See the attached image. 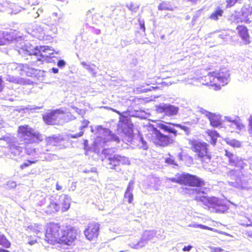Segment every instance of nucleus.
<instances>
[{
	"mask_svg": "<svg viewBox=\"0 0 252 252\" xmlns=\"http://www.w3.org/2000/svg\"><path fill=\"white\" fill-rule=\"evenodd\" d=\"M57 65L59 67L62 68L65 66V62L63 60H60L58 61Z\"/></svg>",
	"mask_w": 252,
	"mask_h": 252,
	"instance_id": "obj_54",
	"label": "nucleus"
},
{
	"mask_svg": "<svg viewBox=\"0 0 252 252\" xmlns=\"http://www.w3.org/2000/svg\"><path fill=\"white\" fill-rule=\"evenodd\" d=\"M89 123V122L88 120H84L82 122V126H81V129L82 130L84 128L88 126Z\"/></svg>",
	"mask_w": 252,
	"mask_h": 252,
	"instance_id": "obj_56",
	"label": "nucleus"
},
{
	"mask_svg": "<svg viewBox=\"0 0 252 252\" xmlns=\"http://www.w3.org/2000/svg\"><path fill=\"white\" fill-rule=\"evenodd\" d=\"M28 229L30 230L32 232L38 234L41 230V227L38 224H33L29 226Z\"/></svg>",
	"mask_w": 252,
	"mask_h": 252,
	"instance_id": "obj_34",
	"label": "nucleus"
},
{
	"mask_svg": "<svg viewBox=\"0 0 252 252\" xmlns=\"http://www.w3.org/2000/svg\"><path fill=\"white\" fill-rule=\"evenodd\" d=\"M98 132L102 134V136L98 135L95 140V144L97 146H103L104 144L110 139H113L115 141H119V138L116 135L110 134V131L107 128H103L101 126L97 127Z\"/></svg>",
	"mask_w": 252,
	"mask_h": 252,
	"instance_id": "obj_11",
	"label": "nucleus"
},
{
	"mask_svg": "<svg viewBox=\"0 0 252 252\" xmlns=\"http://www.w3.org/2000/svg\"><path fill=\"white\" fill-rule=\"evenodd\" d=\"M46 140L48 145L57 146L62 140V139L60 136L53 135L47 137Z\"/></svg>",
	"mask_w": 252,
	"mask_h": 252,
	"instance_id": "obj_27",
	"label": "nucleus"
},
{
	"mask_svg": "<svg viewBox=\"0 0 252 252\" xmlns=\"http://www.w3.org/2000/svg\"><path fill=\"white\" fill-rule=\"evenodd\" d=\"M31 35L40 40L44 39L45 35L43 27L41 25H35L32 26V29L30 33Z\"/></svg>",
	"mask_w": 252,
	"mask_h": 252,
	"instance_id": "obj_21",
	"label": "nucleus"
},
{
	"mask_svg": "<svg viewBox=\"0 0 252 252\" xmlns=\"http://www.w3.org/2000/svg\"><path fill=\"white\" fill-rule=\"evenodd\" d=\"M138 22L141 29L142 30L143 32L145 31V23L143 20L139 19Z\"/></svg>",
	"mask_w": 252,
	"mask_h": 252,
	"instance_id": "obj_50",
	"label": "nucleus"
},
{
	"mask_svg": "<svg viewBox=\"0 0 252 252\" xmlns=\"http://www.w3.org/2000/svg\"><path fill=\"white\" fill-rule=\"evenodd\" d=\"M33 11H32V16L35 18H37L38 17H39V15H40V13H42V9H38L37 11L36 12H34L35 11V8L33 7Z\"/></svg>",
	"mask_w": 252,
	"mask_h": 252,
	"instance_id": "obj_45",
	"label": "nucleus"
},
{
	"mask_svg": "<svg viewBox=\"0 0 252 252\" xmlns=\"http://www.w3.org/2000/svg\"><path fill=\"white\" fill-rule=\"evenodd\" d=\"M56 189L58 190H60L62 189V187L59 185L58 183H57L56 185Z\"/></svg>",
	"mask_w": 252,
	"mask_h": 252,
	"instance_id": "obj_62",
	"label": "nucleus"
},
{
	"mask_svg": "<svg viewBox=\"0 0 252 252\" xmlns=\"http://www.w3.org/2000/svg\"><path fill=\"white\" fill-rule=\"evenodd\" d=\"M140 148H141L143 149H147L148 145H147V142L145 140H144L143 138L142 137L140 138Z\"/></svg>",
	"mask_w": 252,
	"mask_h": 252,
	"instance_id": "obj_43",
	"label": "nucleus"
},
{
	"mask_svg": "<svg viewBox=\"0 0 252 252\" xmlns=\"http://www.w3.org/2000/svg\"><path fill=\"white\" fill-rule=\"evenodd\" d=\"M237 23L245 22L250 23L252 21V7L250 5L245 6L241 9V17L235 19Z\"/></svg>",
	"mask_w": 252,
	"mask_h": 252,
	"instance_id": "obj_19",
	"label": "nucleus"
},
{
	"mask_svg": "<svg viewBox=\"0 0 252 252\" xmlns=\"http://www.w3.org/2000/svg\"><path fill=\"white\" fill-rule=\"evenodd\" d=\"M238 0H226V7H230L233 6Z\"/></svg>",
	"mask_w": 252,
	"mask_h": 252,
	"instance_id": "obj_47",
	"label": "nucleus"
},
{
	"mask_svg": "<svg viewBox=\"0 0 252 252\" xmlns=\"http://www.w3.org/2000/svg\"><path fill=\"white\" fill-rule=\"evenodd\" d=\"M16 186V183L14 181H9L7 182L5 184V188L7 189H11L15 188Z\"/></svg>",
	"mask_w": 252,
	"mask_h": 252,
	"instance_id": "obj_38",
	"label": "nucleus"
},
{
	"mask_svg": "<svg viewBox=\"0 0 252 252\" xmlns=\"http://www.w3.org/2000/svg\"><path fill=\"white\" fill-rule=\"evenodd\" d=\"M228 126L231 128V132L236 130L237 133H239L242 130L244 129L245 128L244 125L242 124L239 119L234 121L232 124H230Z\"/></svg>",
	"mask_w": 252,
	"mask_h": 252,
	"instance_id": "obj_26",
	"label": "nucleus"
},
{
	"mask_svg": "<svg viewBox=\"0 0 252 252\" xmlns=\"http://www.w3.org/2000/svg\"><path fill=\"white\" fill-rule=\"evenodd\" d=\"M185 192L189 194H196L195 200L200 202L204 208L213 213H224L228 209L224 200L216 197H208L204 195L202 188H185Z\"/></svg>",
	"mask_w": 252,
	"mask_h": 252,
	"instance_id": "obj_2",
	"label": "nucleus"
},
{
	"mask_svg": "<svg viewBox=\"0 0 252 252\" xmlns=\"http://www.w3.org/2000/svg\"><path fill=\"white\" fill-rule=\"evenodd\" d=\"M206 115L208 117L210 124L213 127H218L221 124L220 116L210 112H206Z\"/></svg>",
	"mask_w": 252,
	"mask_h": 252,
	"instance_id": "obj_25",
	"label": "nucleus"
},
{
	"mask_svg": "<svg viewBox=\"0 0 252 252\" xmlns=\"http://www.w3.org/2000/svg\"><path fill=\"white\" fill-rule=\"evenodd\" d=\"M237 30L244 43L249 44L250 42V39L247 28L243 26H239L237 27Z\"/></svg>",
	"mask_w": 252,
	"mask_h": 252,
	"instance_id": "obj_22",
	"label": "nucleus"
},
{
	"mask_svg": "<svg viewBox=\"0 0 252 252\" xmlns=\"http://www.w3.org/2000/svg\"><path fill=\"white\" fill-rule=\"evenodd\" d=\"M75 110V111L78 113L79 115H83L85 114V112L84 110L81 109H79L78 108L76 107H73Z\"/></svg>",
	"mask_w": 252,
	"mask_h": 252,
	"instance_id": "obj_57",
	"label": "nucleus"
},
{
	"mask_svg": "<svg viewBox=\"0 0 252 252\" xmlns=\"http://www.w3.org/2000/svg\"><path fill=\"white\" fill-rule=\"evenodd\" d=\"M181 179L183 180L182 185L197 187H200L204 185V181L202 179L196 176L189 173H183Z\"/></svg>",
	"mask_w": 252,
	"mask_h": 252,
	"instance_id": "obj_14",
	"label": "nucleus"
},
{
	"mask_svg": "<svg viewBox=\"0 0 252 252\" xmlns=\"http://www.w3.org/2000/svg\"><path fill=\"white\" fill-rule=\"evenodd\" d=\"M217 36L219 38H220L223 40H225L226 39L227 35L226 32L225 31H223V32H220L218 34Z\"/></svg>",
	"mask_w": 252,
	"mask_h": 252,
	"instance_id": "obj_44",
	"label": "nucleus"
},
{
	"mask_svg": "<svg viewBox=\"0 0 252 252\" xmlns=\"http://www.w3.org/2000/svg\"><path fill=\"white\" fill-rule=\"evenodd\" d=\"M225 141L228 145L234 148H239L241 146V142L234 139L226 138Z\"/></svg>",
	"mask_w": 252,
	"mask_h": 252,
	"instance_id": "obj_32",
	"label": "nucleus"
},
{
	"mask_svg": "<svg viewBox=\"0 0 252 252\" xmlns=\"http://www.w3.org/2000/svg\"><path fill=\"white\" fill-rule=\"evenodd\" d=\"M18 137L21 142V145L37 143L42 140L41 135L28 125L19 126Z\"/></svg>",
	"mask_w": 252,
	"mask_h": 252,
	"instance_id": "obj_4",
	"label": "nucleus"
},
{
	"mask_svg": "<svg viewBox=\"0 0 252 252\" xmlns=\"http://www.w3.org/2000/svg\"><path fill=\"white\" fill-rule=\"evenodd\" d=\"M3 34L0 32V45L3 44L4 43V41L2 38Z\"/></svg>",
	"mask_w": 252,
	"mask_h": 252,
	"instance_id": "obj_59",
	"label": "nucleus"
},
{
	"mask_svg": "<svg viewBox=\"0 0 252 252\" xmlns=\"http://www.w3.org/2000/svg\"><path fill=\"white\" fill-rule=\"evenodd\" d=\"M211 252H222L223 250L219 248L212 247L211 248Z\"/></svg>",
	"mask_w": 252,
	"mask_h": 252,
	"instance_id": "obj_55",
	"label": "nucleus"
},
{
	"mask_svg": "<svg viewBox=\"0 0 252 252\" xmlns=\"http://www.w3.org/2000/svg\"><path fill=\"white\" fill-rule=\"evenodd\" d=\"M70 197L65 194H62L59 197L60 207L62 206V210L63 212L67 211L70 207Z\"/></svg>",
	"mask_w": 252,
	"mask_h": 252,
	"instance_id": "obj_23",
	"label": "nucleus"
},
{
	"mask_svg": "<svg viewBox=\"0 0 252 252\" xmlns=\"http://www.w3.org/2000/svg\"><path fill=\"white\" fill-rule=\"evenodd\" d=\"M134 182L133 180H130L127 187L126 189L124 197L126 199H127L129 203H132L133 199L132 191L133 190V186Z\"/></svg>",
	"mask_w": 252,
	"mask_h": 252,
	"instance_id": "obj_24",
	"label": "nucleus"
},
{
	"mask_svg": "<svg viewBox=\"0 0 252 252\" xmlns=\"http://www.w3.org/2000/svg\"><path fill=\"white\" fill-rule=\"evenodd\" d=\"M9 4L7 0H0V11L4 10Z\"/></svg>",
	"mask_w": 252,
	"mask_h": 252,
	"instance_id": "obj_37",
	"label": "nucleus"
},
{
	"mask_svg": "<svg viewBox=\"0 0 252 252\" xmlns=\"http://www.w3.org/2000/svg\"><path fill=\"white\" fill-rule=\"evenodd\" d=\"M62 231L63 227L59 224L50 223L47 225L45 240L51 244L58 243Z\"/></svg>",
	"mask_w": 252,
	"mask_h": 252,
	"instance_id": "obj_8",
	"label": "nucleus"
},
{
	"mask_svg": "<svg viewBox=\"0 0 252 252\" xmlns=\"http://www.w3.org/2000/svg\"><path fill=\"white\" fill-rule=\"evenodd\" d=\"M126 126L128 127V129H127L126 131L128 133V134L130 135L132 132V127H131V125H128V124L126 125V124H124L122 126V127L124 130V129L125 128V127Z\"/></svg>",
	"mask_w": 252,
	"mask_h": 252,
	"instance_id": "obj_46",
	"label": "nucleus"
},
{
	"mask_svg": "<svg viewBox=\"0 0 252 252\" xmlns=\"http://www.w3.org/2000/svg\"><path fill=\"white\" fill-rule=\"evenodd\" d=\"M182 177V174L176 175L175 177L173 178H167L165 180V183H168L169 182H172L174 183H178L179 184H182V179H181Z\"/></svg>",
	"mask_w": 252,
	"mask_h": 252,
	"instance_id": "obj_31",
	"label": "nucleus"
},
{
	"mask_svg": "<svg viewBox=\"0 0 252 252\" xmlns=\"http://www.w3.org/2000/svg\"><path fill=\"white\" fill-rule=\"evenodd\" d=\"M77 230L71 226L63 227L59 244L63 249H67L74 245V242L76 238Z\"/></svg>",
	"mask_w": 252,
	"mask_h": 252,
	"instance_id": "obj_7",
	"label": "nucleus"
},
{
	"mask_svg": "<svg viewBox=\"0 0 252 252\" xmlns=\"http://www.w3.org/2000/svg\"><path fill=\"white\" fill-rule=\"evenodd\" d=\"M0 141H4L7 144H8L11 153L14 155H18L22 151L23 147L18 145V143L14 141V138L4 136L0 138Z\"/></svg>",
	"mask_w": 252,
	"mask_h": 252,
	"instance_id": "obj_18",
	"label": "nucleus"
},
{
	"mask_svg": "<svg viewBox=\"0 0 252 252\" xmlns=\"http://www.w3.org/2000/svg\"><path fill=\"white\" fill-rule=\"evenodd\" d=\"M64 114V112L61 109H57L44 115L43 119L44 122L47 125H55L57 124L59 119Z\"/></svg>",
	"mask_w": 252,
	"mask_h": 252,
	"instance_id": "obj_15",
	"label": "nucleus"
},
{
	"mask_svg": "<svg viewBox=\"0 0 252 252\" xmlns=\"http://www.w3.org/2000/svg\"><path fill=\"white\" fill-rule=\"evenodd\" d=\"M8 67L12 70H16L18 69V68L20 67V66L16 63H13L9 64V65H8Z\"/></svg>",
	"mask_w": 252,
	"mask_h": 252,
	"instance_id": "obj_48",
	"label": "nucleus"
},
{
	"mask_svg": "<svg viewBox=\"0 0 252 252\" xmlns=\"http://www.w3.org/2000/svg\"><path fill=\"white\" fill-rule=\"evenodd\" d=\"M227 175L232 180H234L229 182V184L230 186L240 189L248 190L251 188L248 181L245 177L241 174L240 170H231L227 172Z\"/></svg>",
	"mask_w": 252,
	"mask_h": 252,
	"instance_id": "obj_6",
	"label": "nucleus"
},
{
	"mask_svg": "<svg viewBox=\"0 0 252 252\" xmlns=\"http://www.w3.org/2000/svg\"><path fill=\"white\" fill-rule=\"evenodd\" d=\"M35 162L34 161H31V160H28L27 161H26L25 162H24L23 164H22L21 165V168L22 169H23L29 165H30L31 164H32V163H34Z\"/></svg>",
	"mask_w": 252,
	"mask_h": 252,
	"instance_id": "obj_49",
	"label": "nucleus"
},
{
	"mask_svg": "<svg viewBox=\"0 0 252 252\" xmlns=\"http://www.w3.org/2000/svg\"><path fill=\"white\" fill-rule=\"evenodd\" d=\"M3 89L2 80L1 77H0V92L2 91Z\"/></svg>",
	"mask_w": 252,
	"mask_h": 252,
	"instance_id": "obj_63",
	"label": "nucleus"
},
{
	"mask_svg": "<svg viewBox=\"0 0 252 252\" xmlns=\"http://www.w3.org/2000/svg\"><path fill=\"white\" fill-rule=\"evenodd\" d=\"M160 10H172V6L169 2L163 1L158 6Z\"/></svg>",
	"mask_w": 252,
	"mask_h": 252,
	"instance_id": "obj_33",
	"label": "nucleus"
},
{
	"mask_svg": "<svg viewBox=\"0 0 252 252\" xmlns=\"http://www.w3.org/2000/svg\"><path fill=\"white\" fill-rule=\"evenodd\" d=\"M45 203L41 205H45L44 210L47 213H55L59 211L60 209V204L49 198H45Z\"/></svg>",
	"mask_w": 252,
	"mask_h": 252,
	"instance_id": "obj_20",
	"label": "nucleus"
},
{
	"mask_svg": "<svg viewBox=\"0 0 252 252\" xmlns=\"http://www.w3.org/2000/svg\"><path fill=\"white\" fill-rule=\"evenodd\" d=\"M52 70L53 72L54 73H57L59 72V69L57 68L53 67L52 68Z\"/></svg>",
	"mask_w": 252,
	"mask_h": 252,
	"instance_id": "obj_64",
	"label": "nucleus"
},
{
	"mask_svg": "<svg viewBox=\"0 0 252 252\" xmlns=\"http://www.w3.org/2000/svg\"><path fill=\"white\" fill-rule=\"evenodd\" d=\"M189 226L192 227L194 228H201L203 229H206L207 228V226H205V225H203L202 224H192V225H189Z\"/></svg>",
	"mask_w": 252,
	"mask_h": 252,
	"instance_id": "obj_52",
	"label": "nucleus"
},
{
	"mask_svg": "<svg viewBox=\"0 0 252 252\" xmlns=\"http://www.w3.org/2000/svg\"><path fill=\"white\" fill-rule=\"evenodd\" d=\"M107 167L110 169H115L117 166L120 165H129L130 160L128 158L119 155H114L106 157L104 160Z\"/></svg>",
	"mask_w": 252,
	"mask_h": 252,
	"instance_id": "obj_10",
	"label": "nucleus"
},
{
	"mask_svg": "<svg viewBox=\"0 0 252 252\" xmlns=\"http://www.w3.org/2000/svg\"><path fill=\"white\" fill-rule=\"evenodd\" d=\"M165 162L171 165H177V163L175 162L174 159L173 157H169L165 159Z\"/></svg>",
	"mask_w": 252,
	"mask_h": 252,
	"instance_id": "obj_41",
	"label": "nucleus"
},
{
	"mask_svg": "<svg viewBox=\"0 0 252 252\" xmlns=\"http://www.w3.org/2000/svg\"><path fill=\"white\" fill-rule=\"evenodd\" d=\"M199 0H183L185 2H190L192 4H195Z\"/></svg>",
	"mask_w": 252,
	"mask_h": 252,
	"instance_id": "obj_61",
	"label": "nucleus"
},
{
	"mask_svg": "<svg viewBox=\"0 0 252 252\" xmlns=\"http://www.w3.org/2000/svg\"><path fill=\"white\" fill-rule=\"evenodd\" d=\"M192 248V247L190 245H189L188 246H185L184 247V248H183V250L184 251H189Z\"/></svg>",
	"mask_w": 252,
	"mask_h": 252,
	"instance_id": "obj_58",
	"label": "nucleus"
},
{
	"mask_svg": "<svg viewBox=\"0 0 252 252\" xmlns=\"http://www.w3.org/2000/svg\"><path fill=\"white\" fill-rule=\"evenodd\" d=\"M192 150L200 158L203 159H210V156L208 154V145L202 141L193 140L190 141Z\"/></svg>",
	"mask_w": 252,
	"mask_h": 252,
	"instance_id": "obj_9",
	"label": "nucleus"
},
{
	"mask_svg": "<svg viewBox=\"0 0 252 252\" xmlns=\"http://www.w3.org/2000/svg\"><path fill=\"white\" fill-rule=\"evenodd\" d=\"M248 131L250 135L252 136V116L249 118Z\"/></svg>",
	"mask_w": 252,
	"mask_h": 252,
	"instance_id": "obj_42",
	"label": "nucleus"
},
{
	"mask_svg": "<svg viewBox=\"0 0 252 252\" xmlns=\"http://www.w3.org/2000/svg\"><path fill=\"white\" fill-rule=\"evenodd\" d=\"M239 118L236 116H225L224 120L230 124L233 123L234 121L237 120Z\"/></svg>",
	"mask_w": 252,
	"mask_h": 252,
	"instance_id": "obj_39",
	"label": "nucleus"
},
{
	"mask_svg": "<svg viewBox=\"0 0 252 252\" xmlns=\"http://www.w3.org/2000/svg\"><path fill=\"white\" fill-rule=\"evenodd\" d=\"M83 131H80V132L75 134H71L70 137L71 138H78V137L82 136L83 135Z\"/></svg>",
	"mask_w": 252,
	"mask_h": 252,
	"instance_id": "obj_53",
	"label": "nucleus"
},
{
	"mask_svg": "<svg viewBox=\"0 0 252 252\" xmlns=\"http://www.w3.org/2000/svg\"><path fill=\"white\" fill-rule=\"evenodd\" d=\"M58 157L56 155L50 154L47 156L46 159L48 160H52L53 159H56Z\"/></svg>",
	"mask_w": 252,
	"mask_h": 252,
	"instance_id": "obj_51",
	"label": "nucleus"
},
{
	"mask_svg": "<svg viewBox=\"0 0 252 252\" xmlns=\"http://www.w3.org/2000/svg\"><path fill=\"white\" fill-rule=\"evenodd\" d=\"M0 245H2L3 246L8 248L10 247V242L6 239L5 236L1 234L0 232Z\"/></svg>",
	"mask_w": 252,
	"mask_h": 252,
	"instance_id": "obj_36",
	"label": "nucleus"
},
{
	"mask_svg": "<svg viewBox=\"0 0 252 252\" xmlns=\"http://www.w3.org/2000/svg\"><path fill=\"white\" fill-rule=\"evenodd\" d=\"M100 224L95 222L88 224V227L84 230V234L87 239L90 241L94 240L97 238L100 229Z\"/></svg>",
	"mask_w": 252,
	"mask_h": 252,
	"instance_id": "obj_16",
	"label": "nucleus"
},
{
	"mask_svg": "<svg viewBox=\"0 0 252 252\" xmlns=\"http://www.w3.org/2000/svg\"><path fill=\"white\" fill-rule=\"evenodd\" d=\"M22 50L26 54L34 55L36 57L37 61L43 62L48 60V58L54 54V50L51 47L39 46L34 47L32 46L25 45Z\"/></svg>",
	"mask_w": 252,
	"mask_h": 252,
	"instance_id": "obj_5",
	"label": "nucleus"
},
{
	"mask_svg": "<svg viewBox=\"0 0 252 252\" xmlns=\"http://www.w3.org/2000/svg\"><path fill=\"white\" fill-rule=\"evenodd\" d=\"M81 64L88 71H89L93 75L95 76L96 71L95 69V65L93 64H88L85 62H82Z\"/></svg>",
	"mask_w": 252,
	"mask_h": 252,
	"instance_id": "obj_30",
	"label": "nucleus"
},
{
	"mask_svg": "<svg viewBox=\"0 0 252 252\" xmlns=\"http://www.w3.org/2000/svg\"><path fill=\"white\" fill-rule=\"evenodd\" d=\"M36 242H37L36 239H33V240H29L28 242V243L31 245H34V244H35L36 243Z\"/></svg>",
	"mask_w": 252,
	"mask_h": 252,
	"instance_id": "obj_60",
	"label": "nucleus"
},
{
	"mask_svg": "<svg viewBox=\"0 0 252 252\" xmlns=\"http://www.w3.org/2000/svg\"><path fill=\"white\" fill-rule=\"evenodd\" d=\"M179 108L169 103H161L156 106V111L158 113H163L164 116L173 117L178 113Z\"/></svg>",
	"mask_w": 252,
	"mask_h": 252,
	"instance_id": "obj_13",
	"label": "nucleus"
},
{
	"mask_svg": "<svg viewBox=\"0 0 252 252\" xmlns=\"http://www.w3.org/2000/svg\"><path fill=\"white\" fill-rule=\"evenodd\" d=\"M127 8L131 11L135 12L138 9L137 5L133 3H130L127 4Z\"/></svg>",
	"mask_w": 252,
	"mask_h": 252,
	"instance_id": "obj_40",
	"label": "nucleus"
},
{
	"mask_svg": "<svg viewBox=\"0 0 252 252\" xmlns=\"http://www.w3.org/2000/svg\"><path fill=\"white\" fill-rule=\"evenodd\" d=\"M198 79L203 85L214 86L215 90H219L221 86H224L228 83L229 73L226 68H223L218 72H209L207 75Z\"/></svg>",
	"mask_w": 252,
	"mask_h": 252,
	"instance_id": "obj_3",
	"label": "nucleus"
},
{
	"mask_svg": "<svg viewBox=\"0 0 252 252\" xmlns=\"http://www.w3.org/2000/svg\"><path fill=\"white\" fill-rule=\"evenodd\" d=\"M7 8H9L12 10L11 12L14 14H17L18 12H20L22 8L14 3H12L9 2V4L8 5V6L7 7Z\"/></svg>",
	"mask_w": 252,
	"mask_h": 252,
	"instance_id": "obj_35",
	"label": "nucleus"
},
{
	"mask_svg": "<svg viewBox=\"0 0 252 252\" xmlns=\"http://www.w3.org/2000/svg\"><path fill=\"white\" fill-rule=\"evenodd\" d=\"M223 11L220 8H217L210 16V18L214 21L218 20L222 16Z\"/></svg>",
	"mask_w": 252,
	"mask_h": 252,
	"instance_id": "obj_29",
	"label": "nucleus"
},
{
	"mask_svg": "<svg viewBox=\"0 0 252 252\" xmlns=\"http://www.w3.org/2000/svg\"><path fill=\"white\" fill-rule=\"evenodd\" d=\"M224 156L228 160V164L230 166L243 168L245 163L241 158L228 150L224 151Z\"/></svg>",
	"mask_w": 252,
	"mask_h": 252,
	"instance_id": "obj_17",
	"label": "nucleus"
},
{
	"mask_svg": "<svg viewBox=\"0 0 252 252\" xmlns=\"http://www.w3.org/2000/svg\"><path fill=\"white\" fill-rule=\"evenodd\" d=\"M206 133L209 136V139L212 144L215 145L217 138L219 136V133L215 130H208Z\"/></svg>",
	"mask_w": 252,
	"mask_h": 252,
	"instance_id": "obj_28",
	"label": "nucleus"
},
{
	"mask_svg": "<svg viewBox=\"0 0 252 252\" xmlns=\"http://www.w3.org/2000/svg\"><path fill=\"white\" fill-rule=\"evenodd\" d=\"M156 235V232L154 230H146L143 233L140 240L137 243H131L129 245L134 249H141L145 247L148 241L152 240Z\"/></svg>",
	"mask_w": 252,
	"mask_h": 252,
	"instance_id": "obj_12",
	"label": "nucleus"
},
{
	"mask_svg": "<svg viewBox=\"0 0 252 252\" xmlns=\"http://www.w3.org/2000/svg\"><path fill=\"white\" fill-rule=\"evenodd\" d=\"M180 127L185 131H188L189 128L178 124H170L168 125L160 123L158 124V127L162 130L164 132L173 134V136L164 134L153 126L148 127L149 133L147 134L148 138L156 145L161 146H165L173 142V138L177 135V130L171 126Z\"/></svg>",
	"mask_w": 252,
	"mask_h": 252,
	"instance_id": "obj_1",
	"label": "nucleus"
}]
</instances>
